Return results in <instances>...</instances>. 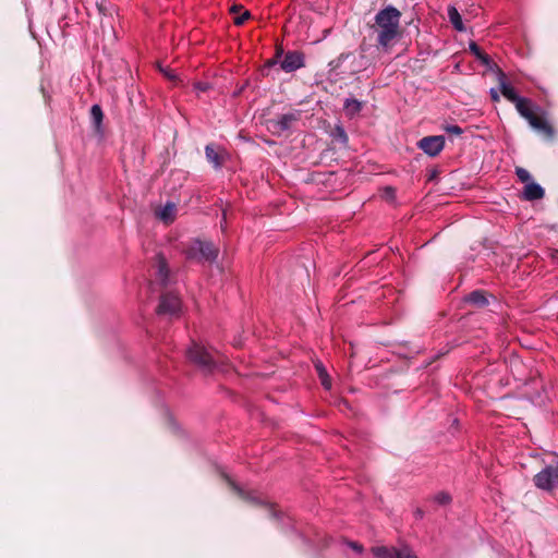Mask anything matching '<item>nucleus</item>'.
Segmentation results:
<instances>
[{"label":"nucleus","mask_w":558,"mask_h":558,"mask_svg":"<svg viewBox=\"0 0 558 558\" xmlns=\"http://www.w3.org/2000/svg\"><path fill=\"white\" fill-rule=\"evenodd\" d=\"M434 500L439 505H447L451 501V497L448 493L440 492L435 495Z\"/></svg>","instance_id":"24"},{"label":"nucleus","mask_w":558,"mask_h":558,"mask_svg":"<svg viewBox=\"0 0 558 558\" xmlns=\"http://www.w3.org/2000/svg\"><path fill=\"white\" fill-rule=\"evenodd\" d=\"M250 17V12L244 11L240 16L234 17V24L242 25Z\"/></svg>","instance_id":"27"},{"label":"nucleus","mask_w":558,"mask_h":558,"mask_svg":"<svg viewBox=\"0 0 558 558\" xmlns=\"http://www.w3.org/2000/svg\"><path fill=\"white\" fill-rule=\"evenodd\" d=\"M515 173L521 182H524L526 184L530 183L531 174L527 170L523 168H517Z\"/></svg>","instance_id":"25"},{"label":"nucleus","mask_w":558,"mask_h":558,"mask_svg":"<svg viewBox=\"0 0 558 558\" xmlns=\"http://www.w3.org/2000/svg\"><path fill=\"white\" fill-rule=\"evenodd\" d=\"M529 124L539 133L547 137H553L554 129L547 121L543 110L535 106L532 101L519 112Z\"/></svg>","instance_id":"3"},{"label":"nucleus","mask_w":558,"mask_h":558,"mask_svg":"<svg viewBox=\"0 0 558 558\" xmlns=\"http://www.w3.org/2000/svg\"><path fill=\"white\" fill-rule=\"evenodd\" d=\"M468 301L478 306L487 304V299L481 291H473L472 293H470L468 296Z\"/></svg>","instance_id":"18"},{"label":"nucleus","mask_w":558,"mask_h":558,"mask_svg":"<svg viewBox=\"0 0 558 558\" xmlns=\"http://www.w3.org/2000/svg\"><path fill=\"white\" fill-rule=\"evenodd\" d=\"M372 551L376 558H416L412 550L407 546H402L400 548L378 546L373 547Z\"/></svg>","instance_id":"8"},{"label":"nucleus","mask_w":558,"mask_h":558,"mask_svg":"<svg viewBox=\"0 0 558 558\" xmlns=\"http://www.w3.org/2000/svg\"><path fill=\"white\" fill-rule=\"evenodd\" d=\"M490 97H492V100L497 102L499 101L500 97H499V94L496 89H490Z\"/></svg>","instance_id":"29"},{"label":"nucleus","mask_w":558,"mask_h":558,"mask_svg":"<svg viewBox=\"0 0 558 558\" xmlns=\"http://www.w3.org/2000/svg\"><path fill=\"white\" fill-rule=\"evenodd\" d=\"M400 19L401 12L392 5H387L375 15V22L371 28L376 34L377 44L381 48H389L398 38Z\"/></svg>","instance_id":"1"},{"label":"nucleus","mask_w":558,"mask_h":558,"mask_svg":"<svg viewBox=\"0 0 558 558\" xmlns=\"http://www.w3.org/2000/svg\"><path fill=\"white\" fill-rule=\"evenodd\" d=\"M229 484L232 486L233 489H235L239 495L250 501H258L259 499L256 496H253L252 493H246L242 488H240L233 481H231L229 477H227Z\"/></svg>","instance_id":"21"},{"label":"nucleus","mask_w":558,"mask_h":558,"mask_svg":"<svg viewBox=\"0 0 558 558\" xmlns=\"http://www.w3.org/2000/svg\"><path fill=\"white\" fill-rule=\"evenodd\" d=\"M168 267H167V264L165 262V259L160 258L158 260V279L160 280L161 283H165L167 278H168Z\"/></svg>","instance_id":"22"},{"label":"nucleus","mask_w":558,"mask_h":558,"mask_svg":"<svg viewBox=\"0 0 558 558\" xmlns=\"http://www.w3.org/2000/svg\"><path fill=\"white\" fill-rule=\"evenodd\" d=\"M349 546L354 549L356 553H361L362 551V546L357 543H354V542H351L349 543Z\"/></svg>","instance_id":"30"},{"label":"nucleus","mask_w":558,"mask_h":558,"mask_svg":"<svg viewBox=\"0 0 558 558\" xmlns=\"http://www.w3.org/2000/svg\"><path fill=\"white\" fill-rule=\"evenodd\" d=\"M444 130L448 133V134H452V135H461L463 133L462 129L459 126V125H446L444 128Z\"/></svg>","instance_id":"26"},{"label":"nucleus","mask_w":558,"mask_h":558,"mask_svg":"<svg viewBox=\"0 0 558 558\" xmlns=\"http://www.w3.org/2000/svg\"><path fill=\"white\" fill-rule=\"evenodd\" d=\"M158 69L169 81H171L173 83L178 82L179 78H178L177 74L171 69H169L168 66L165 68L161 64H158Z\"/></svg>","instance_id":"23"},{"label":"nucleus","mask_w":558,"mask_h":558,"mask_svg":"<svg viewBox=\"0 0 558 558\" xmlns=\"http://www.w3.org/2000/svg\"><path fill=\"white\" fill-rule=\"evenodd\" d=\"M187 357L203 367H211L214 364V356L203 345L193 343L187 350Z\"/></svg>","instance_id":"7"},{"label":"nucleus","mask_w":558,"mask_h":558,"mask_svg":"<svg viewBox=\"0 0 558 558\" xmlns=\"http://www.w3.org/2000/svg\"><path fill=\"white\" fill-rule=\"evenodd\" d=\"M537 488L550 492L558 487V461L555 464L547 465L538 472L534 478Z\"/></svg>","instance_id":"4"},{"label":"nucleus","mask_w":558,"mask_h":558,"mask_svg":"<svg viewBox=\"0 0 558 558\" xmlns=\"http://www.w3.org/2000/svg\"><path fill=\"white\" fill-rule=\"evenodd\" d=\"M158 310L160 314L175 315L181 310V300L173 293L163 294Z\"/></svg>","instance_id":"10"},{"label":"nucleus","mask_w":558,"mask_h":558,"mask_svg":"<svg viewBox=\"0 0 558 558\" xmlns=\"http://www.w3.org/2000/svg\"><path fill=\"white\" fill-rule=\"evenodd\" d=\"M196 88L199 89V90H205V86H203L202 84H197Z\"/></svg>","instance_id":"31"},{"label":"nucleus","mask_w":558,"mask_h":558,"mask_svg":"<svg viewBox=\"0 0 558 558\" xmlns=\"http://www.w3.org/2000/svg\"><path fill=\"white\" fill-rule=\"evenodd\" d=\"M316 369H317L318 376L320 378L322 385L325 387V389L329 390L331 388V380H330L326 369L323 367L322 364H317Z\"/></svg>","instance_id":"19"},{"label":"nucleus","mask_w":558,"mask_h":558,"mask_svg":"<svg viewBox=\"0 0 558 558\" xmlns=\"http://www.w3.org/2000/svg\"><path fill=\"white\" fill-rule=\"evenodd\" d=\"M469 48L470 51L476 57V59L480 60L484 65H490L492 61L489 56L484 53L475 43H471Z\"/></svg>","instance_id":"17"},{"label":"nucleus","mask_w":558,"mask_h":558,"mask_svg":"<svg viewBox=\"0 0 558 558\" xmlns=\"http://www.w3.org/2000/svg\"><path fill=\"white\" fill-rule=\"evenodd\" d=\"M205 154H206V158L207 160L213 163V166L215 168H221L225 160H226V156H227V153L221 149V150H218L214 145H207L205 147Z\"/></svg>","instance_id":"13"},{"label":"nucleus","mask_w":558,"mask_h":558,"mask_svg":"<svg viewBox=\"0 0 558 558\" xmlns=\"http://www.w3.org/2000/svg\"><path fill=\"white\" fill-rule=\"evenodd\" d=\"M341 135L345 138V134H344L343 130H341Z\"/></svg>","instance_id":"32"},{"label":"nucleus","mask_w":558,"mask_h":558,"mask_svg":"<svg viewBox=\"0 0 558 558\" xmlns=\"http://www.w3.org/2000/svg\"><path fill=\"white\" fill-rule=\"evenodd\" d=\"M345 114L350 118L355 117L362 110V102L354 98H348L344 101Z\"/></svg>","instance_id":"15"},{"label":"nucleus","mask_w":558,"mask_h":558,"mask_svg":"<svg viewBox=\"0 0 558 558\" xmlns=\"http://www.w3.org/2000/svg\"><path fill=\"white\" fill-rule=\"evenodd\" d=\"M499 88L504 97H506L509 101L513 102L515 105V108L518 112H520L522 109H524L531 102L530 99L520 97L514 88L507 82L506 74L498 70L497 73Z\"/></svg>","instance_id":"5"},{"label":"nucleus","mask_w":558,"mask_h":558,"mask_svg":"<svg viewBox=\"0 0 558 558\" xmlns=\"http://www.w3.org/2000/svg\"><path fill=\"white\" fill-rule=\"evenodd\" d=\"M299 112H289L281 114L277 119L269 120L268 124L274 133L280 134L288 131L292 124L299 120Z\"/></svg>","instance_id":"9"},{"label":"nucleus","mask_w":558,"mask_h":558,"mask_svg":"<svg viewBox=\"0 0 558 558\" xmlns=\"http://www.w3.org/2000/svg\"><path fill=\"white\" fill-rule=\"evenodd\" d=\"M303 65V56L296 51L288 52L281 61V69L286 72H293Z\"/></svg>","instance_id":"12"},{"label":"nucleus","mask_w":558,"mask_h":558,"mask_svg":"<svg viewBox=\"0 0 558 558\" xmlns=\"http://www.w3.org/2000/svg\"><path fill=\"white\" fill-rule=\"evenodd\" d=\"M544 194H545L544 189L539 184L534 183V182H530V183L525 184V186L523 189V197L526 201L541 199L544 197Z\"/></svg>","instance_id":"14"},{"label":"nucleus","mask_w":558,"mask_h":558,"mask_svg":"<svg viewBox=\"0 0 558 558\" xmlns=\"http://www.w3.org/2000/svg\"><path fill=\"white\" fill-rule=\"evenodd\" d=\"M184 253L193 262H213L218 256V248L211 242L193 240L185 246Z\"/></svg>","instance_id":"2"},{"label":"nucleus","mask_w":558,"mask_h":558,"mask_svg":"<svg viewBox=\"0 0 558 558\" xmlns=\"http://www.w3.org/2000/svg\"><path fill=\"white\" fill-rule=\"evenodd\" d=\"M178 213L177 205L173 202H167L163 206L155 209V216L165 225H170L175 220Z\"/></svg>","instance_id":"11"},{"label":"nucleus","mask_w":558,"mask_h":558,"mask_svg":"<svg viewBox=\"0 0 558 558\" xmlns=\"http://www.w3.org/2000/svg\"><path fill=\"white\" fill-rule=\"evenodd\" d=\"M385 195L387 198L393 199L395 198V190L392 187H386Z\"/></svg>","instance_id":"28"},{"label":"nucleus","mask_w":558,"mask_h":558,"mask_svg":"<svg viewBox=\"0 0 558 558\" xmlns=\"http://www.w3.org/2000/svg\"><path fill=\"white\" fill-rule=\"evenodd\" d=\"M417 147L429 157H436L445 147V137L442 135L425 136L417 142Z\"/></svg>","instance_id":"6"},{"label":"nucleus","mask_w":558,"mask_h":558,"mask_svg":"<svg viewBox=\"0 0 558 558\" xmlns=\"http://www.w3.org/2000/svg\"><path fill=\"white\" fill-rule=\"evenodd\" d=\"M92 119L97 128L100 126L104 118L102 110L99 105H93L90 109Z\"/></svg>","instance_id":"20"},{"label":"nucleus","mask_w":558,"mask_h":558,"mask_svg":"<svg viewBox=\"0 0 558 558\" xmlns=\"http://www.w3.org/2000/svg\"><path fill=\"white\" fill-rule=\"evenodd\" d=\"M448 17H449V21L450 23L452 24V26L458 31V32H463L464 31V25H463V22H462V19H461V15L460 13L458 12L457 8L453 7V5H450L448 8Z\"/></svg>","instance_id":"16"}]
</instances>
